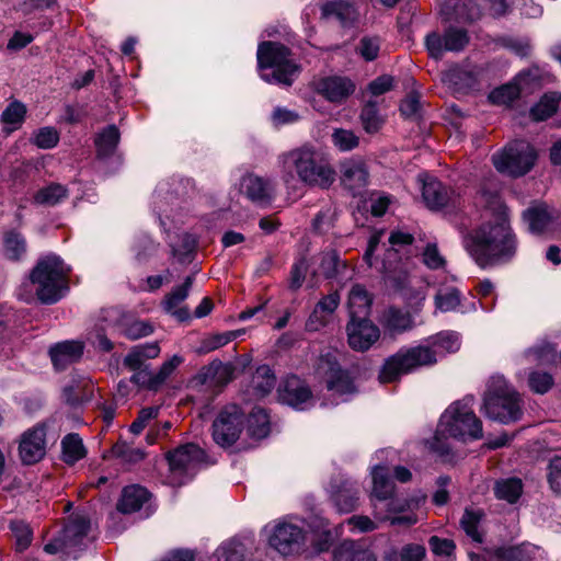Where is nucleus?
I'll return each mask as SVG.
<instances>
[{"instance_id":"obj_12","label":"nucleus","mask_w":561,"mask_h":561,"mask_svg":"<svg viewBox=\"0 0 561 561\" xmlns=\"http://www.w3.org/2000/svg\"><path fill=\"white\" fill-rule=\"evenodd\" d=\"M90 522L83 515H76L65 525L61 534L44 546L49 554L57 552L71 553L76 549L81 550L88 541Z\"/></svg>"},{"instance_id":"obj_10","label":"nucleus","mask_w":561,"mask_h":561,"mask_svg":"<svg viewBox=\"0 0 561 561\" xmlns=\"http://www.w3.org/2000/svg\"><path fill=\"white\" fill-rule=\"evenodd\" d=\"M263 531L270 547L283 556L298 552L306 541V533L302 527L287 519L267 524Z\"/></svg>"},{"instance_id":"obj_42","label":"nucleus","mask_w":561,"mask_h":561,"mask_svg":"<svg viewBox=\"0 0 561 561\" xmlns=\"http://www.w3.org/2000/svg\"><path fill=\"white\" fill-rule=\"evenodd\" d=\"M524 218L528 222L531 232L541 233L550 225L552 215L547 206H536L527 209L524 213Z\"/></svg>"},{"instance_id":"obj_8","label":"nucleus","mask_w":561,"mask_h":561,"mask_svg":"<svg viewBox=\"0 0 561 561\" xmlns=\"http://www.w3.org/2000/svg\"><path fill=\"white\" fill-rule=\"evenodd\" d=\"M257 65L261 78L271 84L289 87L300 72V66L290 58V50L275 42L259 45Z\"/></svg>"},{"instance_id":"obj_63","label":"nucleus","mask_w":561,"mask_h":561,"mask_svg":"<svg viewBox=\"0 0 561 561\" xmlns=\"http://www.w3.org/2000/svg\"><path fill=\"white\" fill-rule=\"evenodd\" d=\"M159 411L160 409L158 407L141 409L136 420L130 424L129 431L135 435L140 434L148 426L150 421L158 417Z\"/></svg>"},{"instance_id":"obj_45","label":"nucleus","mask_w":561,"mask_h":561,"mask_svg":"<svg viewBox=\"0 0 561 561\" xmlns=\"http://www.w3.org/2000/svg\"><path fill=\"white\" fill-rule=\"evenodd\" d=\"M68 190L58 183H50L41 188L34 196L35 203L44 206H55L67 198Z\"/></svg>"},{"instance_id":"obj_58","label":"nucleus","mask_w":561,"mask_h":561,"mask_svg":"<svg viewBox=\"0 0 561 561\" xmlns=\"http://www.w3.org/2000/svg\"><path fill=\"white\" fill-rule=\"evenodd\" d=\"M216 553L219 561H244L243 546L237 540L222 543Z\"/></svg>"},{"instance_id":"obj_44","label":"nucleus","mask_w":561,"mask_h":561,"mask_svg":"<svg viewBox=\"0 0 561 561\" xmlns=\"http://www.w3.org/2000/svg\"><path fill=\"white\" fill-rule=\"evenodd\" d=\"M62 459L68 465H73L85 456L82 439L78 434H68L61 442Z\"/></svg>"},{"instance_id":"obj_50","label":"nucleus","mask_w":561,"mask_h":561,"mask_svg":"<svg viewBox=\"0 0 561 561\" xmlns=\"http://www.w3.org/2000/svg\"><path fill=\"white\" fill-rule=\"evenodd\" d=\"M425 547L419 543H408L399 552L387 554L386 561H422L425 558Z\"/></svg>"},{"instance_id":"obj_30","label":"nucleus","mask_w":561,"mask_h":561,"mask_svg":"<svg viewBox=\"0 0 561 561\" xmlns=\"http://www.w3.org/2000/svg\"><path fill=\"white\" fill-rule=\"evenodd\" d=\"M542 557V551L535 545H522L500 548L495 551L496 561H536Z\"/></svg>"},{"instance_id":"obj_25","label":"nucleus","mask_w":561,"mask_h":561,"mask_svg":"<svg viewBox=\"0 0 561 561\" xmlns=\"http://www.w3.org/2000/svg\"><path fill=\"white\" fill-rule=\"evenodd\" d=\"M83 343L79 341H64L55 344L49 350L54 367L57 370H62L70 364L78 362L83 355Z\"/></svg>"},{"instance_id":"obj_33","label":"nucleus","mask_w":561,"mask_h":561,"mask_svg":"<svg viewBox=\"0 0 561 561\" xmlns=\"http://www.w3.org/2000/svg\"><path fill=\"white\" fill-rule=\"evenodd\" d=\"M371 296L363 285L355 284L348 295V312L351 319L367 318L371 307Z\"/></svg>"},{"instance_id":"obj_62","label":"nucleus","mask_w":561,"mask_h":561,"mask_svg":"<svg viewBox=\"0 0 561 561\" xmlns=\"http://www.w3.org/2000/svg\"><path fill=\"white\" fill-rule=\"evenodd\" d=\"M332 141L341 151H348L358 146V137L347 129H335L332 134Z\"/></svg>"},{"instance_id":"obj_23","label":"nucleus","mask_w":561,"mask_h":561,"mask_svg":"<svg viewBox=\"0 0 561 561\" xmlns=\"http://www.w3.org/2000/svg\"><path fill=\"white\" fill-rule=\"evenodd\" d=\"M341 181L344 187L356 195L368 184V170L362 159H348L341 165Z\"/></svg>"},{"instance_id":"obj_17","label":"nucleus","mask_w":561,"mask_h":561,"mask_svg":"<svg viewBox=\"0 0 561 561\" xmlns=\"http://www.w3.org/2000/svg\"><path fill=\"white\" fill-rule=\"evenodd\" d=\"M205 459V451L195 444H185L168 454L170 470L180 476L192 477Z\"/></svg>"},{"instance_id":"obj_48","label":"nucleus","mask_w":561,"mask_h":561,"mask_svg":"<svg viewBox=\"0 0 561 561\" xmlns=\"http://www.w3.org/2000/svg\"><path fill=\"white\" fill-rule=\"evenodd\" d=\"M238 336L237 331H227L222 333H215L208 336H205L197 348L199 354L210 353L219 347H222L230 343Z\"/></svg>"},{"instance_id":"obj_38","label":"nucleus","mask_w":561,"mask_h":561,"mask_svg":"<svg viewBox=\"0 0 561 561\" xmlns=\"http://www.w3.org/2000/svg\"><path fill=\"white\" fill-rule=\"evenodd\" d=\"M332 561H377L374 553L359 549L354 541H343L333 552Z\"/></svg>"},{"instance_id":"obj_29","label":"nucleus","mask_w":561,"mask_h":561,"mask_svg":"<svg viewBox=\"0 0 561 561\" xmlns=\"http://www.w3.org/2000/svg\"><path fill=\"white\" fill-rule=\"evenodd\" d=\"M381 323L391 335L402 334L415 325L410 312L394 307H390L383 312Z\"/></svg>"},{"instance_id":"obj_28","label":"nucleus","mask_w":561,"mask_h":561,"mask_svg":"<svg viewBox=\"0 0 561 561\" xmlns=\"http://www.w3.org/2000/svg\"><path fill=\"white\" fill-rule=\"evenodd\" d=\"M150 493L141 485L133 484L125 486L117 502V510L123 514L138 512L148 502Z\"/></svg>"},{"instance_id":"obj_52","label":"nucleus","mask_w":561,"mask_h":561,"mask_svg":"<svg viewBox=\"0 0 561 561\" xmlns=\"http://www.w3.org/2000/svg\"><path fill=\"white\" fill-rule=\"evenodd\" d=\"M31 141L41 149H51L59 141V133L55 127H42L33 133Z\"/></svg>"},{"instance_id":"obj_26","label":"nucleus","mask_w":561,"mask_h":561,"mask_svg":"<svg viewBox=\"0 0 561 561\" xmlns=\"http://www.w3.org/2000/svg\"><path fill=\"white\" fill-rule=\"evenodd\" d=\"M359 490L356 483L341 480L331 484V500L341 513H350L357 506Z\"/></svg>"},{"instance_id":"obj_41","label":"nucleus","mask_w":561,"mask_h":561,"mask_svg":"<svg viewBox=\"0 0 561 561\" xmlns=\"http://www.w3.org/2000/svg\"><path fill=\"white\" fill-rule=\"evenodd\" d=\"M327 383L328 389L336 394L343 396L355 392V386L350 375L335 365L330 367Z\"/></svg>"},{"instance_id":"obj_9","label":"nucleus","mask_w":561,"mask_h":561,"mask_svg":"<svg viewBox=\"0 0 561 561\" xmlns=\"http://www.w3.org/2000/svg\"><path fill=\"white\" fill-rule=\"evenodd\" d=\"M537 154L534 148L524 140L508 144L503 150L492 156L494 168L511 176H522L535 164Z\"/></svg>"},{"instance_id":"obj_46","label":"nucleus","mask_w":561,"mask_h":561,"mask_svg":"<svg viewBox=\"0 0 561 561\" xmlns=\"http://www.w3.org/2000/svg\"><path fill=\"white\" fill-rule=\"evenodd\" d=\"M252 383L256 394L264 397L274 389L276 377L267 365H262L256 368L252 378Z\"/></svg>"},{"instance_id":"obj_22","label":"nucleus","mask_w":561,"mask_h":561,"mask_svg":"<svg viewBox=\"0 0 561 561\" xmlns=\"http://www.w3.org/2000/svg\"><path fill=\"white\" fill-rule=\"evenodd\" d=\"M241 191L255 204L271 203L275 194V183L255 174H247L241 181Z\"/></svg>"},{"instance_id":"obj_49","label":"nucleus","mask_w":561,"mask_h":561,"mask_svg":"<svg viewBox=\"0 0 561 561\" xmlns=\"http://www.w3.org/2000/svg\"><path fill=\"white\" fill-rule=\"evenodd\" d=\"M360 121L368 134L377 133L381 128L383 119L378 112L376 102L368 101L364 105L360 112Z\"/></svg>"},{"instance_id":"obj_51","label":"nucleus","mask_w":561,"mask_h":561,"mask_svg":"<svg viewBox=\"0 0 561 561\" xmlns=\"http://www.w3.org/2000/svg\"><path fill=\"white\" fill-rule=\"evenodd\" d=\"M558 107V100L554 95H545L531 107L530 116L534 121L540 122L551 117Z\"/></svg>"},{"instance_id":"obj_54","label":"nucleus","mask_w":561,"mask_h":561,"mask_svg":"<svg viewBox=\"0 0 561 561\" xmlns=\"http://www.w3.org/2000/svg\"><path fill=\"white\" fill-rule=\"evenodd\" d=\"M459 304L460 293L456 288L438 291L435 296V307L440 312L454 311Z\"/></svg>"},{"instance_id":"obj_5","label":"nucleus","mask_w":561,"mask_h":561,"mask_svg":"<svg viewBox=\"0 0 561 561\" xmlns=\"http://www.w3.org/2000/svg\"><path fill=\"white\" fill-rule=\"evenodd\" d=\"M373 491L371 502L374 516L380 522H390L391 525L411 526L416 524L417 518L413 514L397 516L409 506L407 501L393 496L394 483L390 479L389 469L386 466L377 465L371 470Z\"/></svg>"},{"instance_id":"obj_24","label":"nucleus","mask_w":561,"mask_h":561,"mask_svg":"<svg viewBox=\"0 0 561 561\" xmlns=\"http://www.w3.org/2000/svg\"><path fill=\"white\" fill-rule=\"evenodd\" d=\"M340 294L334 290L323 296L314 306L311 314L306 323L309 331H318L329 323L330 317L334 313L340 305Z\"/></svg>"},{"instance_id":"obj_27","label":"nucleus","mask_w":561,"mask_h":561,"mask_svg":"<svg viewBox=\"0 0 561 561\" xmlns=\"http://www.w3.org/2000/svg\"><path fill=\"white\" fill-rule=\"evenodd\" d=\"M194 283V276L188 275L184 283L180 286L174 287L163 299L162 305L167 312L172 313L180 321H185L190 318L187 308H178L187 297L192 285Z\"/></svg>"},{"instance_id":"obj_40","label":"nucleus","mask_w":561,"mask_h":561,"mask_svg":"<svg viewBox=\"0 0 561 561\" xmlns=\"http://www.w3.org/2000/svg\"><path fill=\"white\" fill-rule=\"evenodd\" d=\"M93 386L89 380L73 381L66 386L62 391L65 402L71 407H76L91 399Z\"/></svg>"},{"instance_id":"obj_15","label":"nucleus","mask_w":561,"mask_h":561,"mask_svg":"<svg viewBox=\"0 0 561 561\" xmlns=\"http://www.w3.org/2000/svg\"><path fill=\"white\" fill-rule=\"evenodd\" d=\"M468 43L467 31L457 27H449L443 36L433 32L425 38L428 55L434 59H440L445 51H461Z\"/></svg>"},{"instance_id":"obj_11","label":"nucleus","mask_w":561,"mask_h":561,"mask_svg":"<svg viewBox=\"0 0 561 561\" xmlns=\"http://www.w3.org/2000/svg\"><path fill=\"white\" fill-rule=\"evenodd\" d=\"M244 428V412L237 404L225 405L211 425L214 442L227 448L232 446L240 437Z\"/></svg>"},{"instance_id":"obj_21","label":"nucleus","mask_w":561,"mask_h":561,"mask_svg":"<svg viewBox=\"0 0 561 561\" xmlns=\"http://www.w3.org/2000/svg\"><path fill=\"white\" fill-rule=\"evenodd\" d=\"M279 400L297 410H305L312 394L304 380L297 376L287 377L278 389Z\"/></svg>"},{"instance_id":"obj_47","label":"nucleus","mask_w":561,"mask_h":561,"mask_svg":"<svg viewBox=\"0 0 561 561\" xmlns=\"http://www.w3.org/2000/svg\"><path fill=\"white\" fill-rule=\"evenodd\" d=\"M520 91L522 87L515 80L514 82L503 84L502 87L494 89L489 94V100L493 104L508 105L519 96Z\"/></svg>"},{"instance_id":"obj_1","label":"nucleus","mask_w":561,"mask_h":561,"mask_svg":"<svg viewBox=\"0 0 561 561\" xmlns=\"http://www.w3.org/2000/svg\"><path fill=\"white\" fill-rule=\"evenodd\" d=\"M492 219L481 224L463 238V247L481 268L508 262L516 253V237L512 231L507 207L497 193L483 190L479 202Z\"/></svg>"},{"instance_id":"obj_43","label":"nucleus","mask_w":561,"mask_h":561,"mask_svg":"<svg viewBox=\"0 0 561 561\" xmlns=\"http://www.w3.org/2000/svg\"><path fill=\"white\" fill-rule=\"evenodd\" d=\"M248 433L253 438H264L270 433V419L262 408H254L248 417Z\"/></svg>"},{"instance_id":"obj_31","label":"nucleus","mask_w":561,"mask_h":561,"mask_svg":"<svg viewBox=\"0 0 561 561\" xmlns=\"http://www.w3.org/2000/svg\"><path fill=\"white\" fill-rule=\"evenodd\" d=\"M3 256L12 262L22 261L27 253L25 237L15 229L8 230L2 237Z\"/></svg>"},{"instance_id":"obj_61","label":"nucleus","mask_w":561,"mask_h":561,"mask_svg":"<svg viewBox=\"0 0 561 561\" xmlns=\"http://www.w3.org/2000/svg\"><path fill=\"white\" fill-rule=\"evenodd\" d=\"M113 454L125 463H137L145 458V453L138 447L126 444H117L113 447Z\"/></svg>"},{"instance_id":"obj_64","label":"nucleus","mask_w":561,"mask_h":561,"mask_svg":"<svg viewBox=\"0 0 561 561\" xmlns=\"http://www.w3.org/2000/svg\"><path fill=\"white\" fill-rule=\"evenodd\" d=\"M529 388L539 394L548 392L553 386V378L548 373L531 371L528 377Z\"/></svg>"},{"instance_id":"obj_37","label":"nucleus","mask_w":561,"mask_h":561,"mask_svg":"<svg viewBox=\"0 0 561 561\" xmlns=\"http://www.w3.org/2000/svg\"><path fill=\"white\" fill-rule=\"evenodd\" d=\"M390 249L387 251V260L383 262V270L386 273H391L396 270L392 267L391 259H394L397 254L403 251L407 247H411L414 241V237L402 230L391 231L389 239Z\"/></svg>"},{"instance_id":"obj_39","label":"nucleus","mask_w":561,"mask_h":561,"mask_svg":"<svg viewBox=\"0 0 561 561\" xmlns=\"http://www.w3.org/2000/svg\"><path fill=\"white\" fill-rule=\"evenodd\" d=\"M494 494L496 499L514 504L523 494V481L516 477L500 479L494 484Z\"/></svg>"},{"instance_id":"obj_34","label":"nucleus","mask_w":561,"mask_h":561,"mask_svg":"<svg viewBox=\"0 0 561 561\" xmlns=\"http://www.w3.org/2000/svg\"><path fill=\"white\" fill-rule=\"evenodd\" d=\"M160 354L158 342L145 343L134 346L124 358V365L130 370L148 368L147 359L156 358Z\"/></svg>"},{"instance_id":"obj_3","label":"nucleus","mask_w":561,"mask_h":561,"mask_svg":"<svg viewBox=\"0 0 561 561\" xmlns=\"http://www.w3.org/2000/svg\"><path fill=\"white\" fill-rule=\"evenodd\" d=\"M282 179L289 184L295 174L309 187L328 190L336 178V172L322 152L310 144H305L278 156Z\"/></svg>"},{"instance_id":"obj_18","label":"nucleus","mask_w":561,"mask_h":561,"mask_svg":"<svg viewBox=\"0 0 561 561\" xmlns=\"http://www.w3.org/2000/svg\"><path fill=\"white\" fill-rule=\"evenodd\" d=\"M46 454V428L43 424L25 431L20 439L19 455L24 465L41 461Z\"/></svg>"},{"instance_id":"obj_2","label":"nucleus","mask_w":561,"mask_h":561,"mask_svg":"<svg viewBox=\"0 0 561 561\" xmlns=\"http://www.w3.org/2000/svg\"><path fill=\"white\" fill-rule=\"evenodd\" d=\"M430 345L401 347L388 357L380 370L381 382H393L402 375L430 366L437 362V353H454L460 347L459 335L453 331H444L430 340Z\"/></svg>"},{"instance_id":"obj_7","label":"nucleus","mask_w":561,"mask_h":561,"mask_svg":"<svg viewBox=\"0 0 561 561\" xmlns=\"http://www.w3.org/2000/svg\"><path fill=\"white\" fill-rule=\"evenodd\" d=\"M482 411L485 416L502 424L517 422L523 416L520 394L503 376H492L483 397Z\"/></svg>"},{"instance_id":"obj_16","label":"nucleus","mask_w":561,"mask_h":561,"mask_svg":"<svg viewBox=\"0 0 561 561\" xmlns=\"http://www.w3.org/2000/svg\"><path fill=\"white\" fill-rule=\"evenodd\" d=\"M317 261L318 268L313 272L314 275L319 274L325 279L336 280L342 284H345L353 277L354 270L334 249L320 252L317 256Z\"/></svg>"},{"instance_id":"obj_59","label":"nucleus","mask_w":561,"mask_h":561,"mask_svg":"<svg viewBox=\"0 0 561 561\" xmlns=\"http://www.w3.org/2000/svg\"><path fill=\"white\" fill-rule=\"evenodd\" d=\"M481 519V514L479 512H473L466 510L460 524L465 533L472 538L474 541L481 542L482 537L478 530V526Z\"/></svg>"},{"instance_id":"obj_53","label":"nucleus","mask_w":561,"mask_h":561,"mask_svg":"<svg viewBox=\"0 0 561 561\" xmlns=\"http://www.w3.org/2000/svg\"><path fill=\"white\" fill-rule=\"evenodd\" d=\"M389 278L393 279L397 283L398 288L402 291V295L407 299L408 304L412 308H419L426 298L425 288H420L416 290H412L408 285L411 284V280L408 277H404L402 280L397 279L396 277L389 275Z\"/></svg>"},{"instance_id":"obj_35","label":"nucleus","mask_w":561,"mask_h":561,"mask_svg":"<svg viewBox=\"0 0 561 561\" xmlns=\"http://www.w3.org/2000/svg\"><path fill=\"white\" fill-rule=\"evenodd\" d=\"M27 108L24 103L18 100L11 101L0 115V122L3 125L2 130L11 134L23 125Z\"/></svg>"},{"instance_id":"obj_6","label":"nucleus","mask_w":561,"mask_h":561,"mask_svg":"<svg viewBox=\"0 0 561 561\" xmlns=\"http://www.w3.org/2000/svg\"><path fill=\"white\" fill-rule=\"evenodd\" d=\"M69 267L56 254L42 256L30 274L38 300L45 305L59 301L68 290Z\"/></svg>"},{"instance_id":"obj_14","label":"nucleus","mask_w":561,"mask_h":561,"mask_svg":"<svg viewBox=\"0 0 561 561\" xmlns=\"http://www.w3.org/2000/svg\"><path fill=\"white\" fill-rule=\"evenodd\" d=\"M312 87L317 94L334 104H342L356 90V84L351 78L337 75L314 79Z\"/></svg>"},{"instance_id":"obj_13","label":"nucleus","mask_w":561,"mask_h":561,"mask_svg":"<svg viewBox=\"0 0 561 561\" xmlns=\"http://www.w3.org/2000/svg\"><path fill=\"white\" fill-rule=\"evenodd\" d=\"M419 181L422 183L423 201L428 208L442 209L445 207L457 208L460 206V196L444 186L437 179L424 173L419 175Z\"/></svg>"},{"instance_id":"obj_32","label":"nucleus","mask_w":561,"mask_h":561,"mask_svg":"<svg viewBox=\"0 0 561 561\" xmlns=\"http://www.w3.org/2000/svg\"><path fill=\"white\" fill-rule=\"evenodd\" d=\"M322 15L327 19H335L342 26L352 25L358 16L355 7L346 1H330L322 5Z\"/></svg>"},{"instance_id":"obj_55","label":"nucleus","mask_w":561,"mask_h":561,"mask_svg":"<svg viewBox=\"0 0 561 561\" xmlns=\"http://www.w3.org/2000/svg\"><path fill=\"white\" fill-rule=\"evenodd\" d=\"M449 1L456 10V18L460 21H474L481 15V11L473 0Z\"/></svg>"},{"instance_id":"obj_36","label":"nucleus","mask_w":561,"mask_h":561,"mask_svg":"<svg viewBox=\"0 0 561 561\" xmlns=\"http://www.w3.org/2000/svg\"><path fill=\"white\" fill-rule=\"evenodd\" d=\"M119 130L115 125H108L101 130L94 139L96 154L101 159L111 157L119 142Z\"/></svg>"},{"instance_id":"obj_19","label":"nucleus","mask_w":561,"mask_h":561,"mask_svg":"<svg viewBox=\"0 0 561 561\" xmlns=\"http://www.w3.org/2000/svg\"><path fill=\"white\" fill-rule=\"evenodd\" d=\"M346 331L348 345L358 352L369 350L380 337L379 328L367 318L351 319Z\"/></svg>"},{"instance_id":"obj_60","label":"nucleus","mask_w":561,"mask_h":561,"mask_svg":"<svg viewBox=\"0 0 561 561\" xmlns=\"http://www.w3.org/2000/svg\"><path fill=\"white\" fill-rule=\"evenodd\" d=\"M422 262L431 270L444 268L446 265L445 257L440 254L436 243H427L422 251Z\"/></svg>"},{"instance_id":"obj_20","label":"nucleus","mask_w":561,"mask_h":561,"mask_svg":"<svg viewBox=\"0 0 561 561\" xmlns=\"http://www.w3.org/2000/svg\"><path fill=\"white\" fill-rule=\"evenodd\" d=\"M107 319L113 322V332H118L130 340L148 336L153 331L149 323L134 320L130 314L123 313L116 308L106 310L105 320Z\"/></svg>"},{"instance_id":"obj_56","label":"nucleus","mask_w":561,"mask_h":561,"mask_svg":"<svg viewBox=\"0 0 561 561\" xmlns=\"http://www.w3.org/2000/svg\"><path fill=\"white\" fill-rule=\"evenodd\" d=\"M106 317V310L103 313V321L105 324H101L100 328L95 329V332H91L89 340L90 342L100 348L103 352H110L113 350V343L111 340L106 336L105 331L111 329L113 331V322H111L108 319L105 320Z\"/></svg>"},{"instance_id":"obj_57","label":"nucleus","mask_w":561,"mask_h":561,"mask_svg":"<svg viewBox=\"0 0 561 561\" xmlns=\"http://www.w3.org/2000/svg\"><path fill=\"white\" fill-rule=\"evenodd\" d=\"M10 529L15 538L16 549L25 550L32 541V530L23 520H13L10 523Z\"/></svg>"},{"instance_id":"obj_4","label":"nucleus","mask_w":561,"mask_h":561,"mask_svg":"<svg viewBox=\"0 0 561 561\" xmlns=\"http://www.w3.org/2000/svg\"><path fill=\"white\" fill-rule=\"evenodd\" d=\"M473 397L450 404L442 414L432 448L440 454H447L448 447L439 446L442 438L454 437L466 440H478L483 437L482 422L472 410Z\"/></svg>"}]
</instances>
